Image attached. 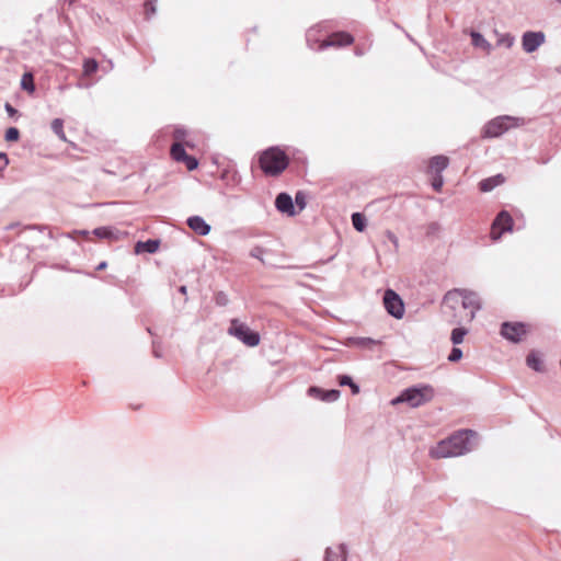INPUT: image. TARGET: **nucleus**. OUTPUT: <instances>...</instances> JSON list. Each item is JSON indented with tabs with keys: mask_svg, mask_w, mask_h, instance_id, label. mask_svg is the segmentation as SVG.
<instances>
[{
	"mask_svg": "<svg viewBox=\"0 0 561 561\" xmlns=\"http://www.w3.org/2000/svg\"><path fill=\"white\" fill-rule=\"evenodd\" d=\"M477 446V433L461 430L431 448L430 456L434 459L458 457L470 453Z\"/></svg>",
	"mask_w": 561,
	"mask_h": 561,
	"instance_id": "1",
	"label": "nucleus"
},
{
	"mask_svg": "<svg viewBox=\"0 0 561 561\" xmlns=\"http://www.w3.org/2000/svg\"><path fill=\"white\" fill-rule=\"evenodd\" d=\"M526 124V119L524 117H516L511 115H501L491 121H489L483 129L482 137L484 138H495L502 136L504 133L512 128H517L524 126Z\"/></svg>",
	"mask_w": 561,
	"mask_h": 561,
	"instance_id": "2",
	"label": "nucleus"
},
{
	"mask_svg": "<svg viewBox=\"0 0 561 561\" xmlns=\"http://www.w3.org/2000/svg\"><path fill=\"white\" fill-rule=\"evenodd\" d=\"M260 165L264 173L273 176L278 175L287 168L288 157L279 148L272 147L261 154Z\"/></svg>",
	"mask_w": 561,
	"mask_h": 561,
	"instance_id": "3",
	"label": "nucleus"
},
{
	"mask_svg": "<svg viewBox=\"0 0 561 561\" xmlns=\"http://www.w3.org/2000/svg\"><path fill=\"white\" fill-rule=\"evenodd\" d=\"M434 397V390L430 385L410 387L403 390L400 396L392 400V404L405 402L411 408H417L431 401Z\"/></svg>",
	"mask_w": 561,
	"mask_h": 561,
	"instance_id": "4",
	"label": "nucleus"
},
{
	"mask_svg": "<svg viewBox=\"0 0 561 561\" xmlns=\"http://www.w3.org/2000/svg\"><path fill=\"white\" fill-rule=\"evenodd\" d=\"M228 333L250 347H254L260 343L259 333L251 331L245 323L239 321L238 319H232L230 321Z\"/></svg>",
	"mask_w": 561,
	"mask_h": 561,
	"instance_id": "5",
	"label": "nucleus"
},
{
	"mask_svg": "<svg viewBox=\"0 0 561 561\" xmlns=\"http://www.w3.org/2000/svg\"><path fill=\"white\" fill-rule=\"evenodd\" d=\"M382 300L385 309L390 316L396 319H402L404 316V304L394 290L386 289Z\"/></svg>",
	"mask_w": 561,
	"mask_h": 561,
	"instance_id": "6",
	"label": "nucleus"
},
{
	"mask_svg": "<svg viewBox=\"0 0 561 561\" xmlns=\"http://www.w3.org/2000/svg\"><path fill=\"white\" fill-rule=\"evenodd\" d=\"M460 291L462 296V309L469 310V312H466L463 316V320L471 322L474 319L477 311L481 309V299L474 291L468 289H460Z\"/></svg>",
	"mask_w": 561,
	"mask_h": 561,
	"instance_id": "7",
	"label": "nucleus"
},
{
	"mask_svg": "<svg viewBox=\"0 0 561 561\" xmlns=\"http://www.w3.org/2000/svg\"><path fill=\"white\" fill-rule=\"evenodd\" d=\"M443 305L445 308L449 309L453 312L451 323H461L463 320V316L458 317L456 314V310L461 307L462 308V296L460 289H453L446 293L443 299Z\"/></svg>",
	"mask_w": 561,
	"mask_h": 561,
	"instance_id": "8",
	"label": "nucleus"
},
{
	"mask_svg": "<svg viewBox=\"0 0 561 561\" xmlns=\"http://www.w3.org/2000/svg\"><path fill=\"white\" fill-rule=\"evenodd\" d=\"M526 332V325L522 322H504L501 327L502 336L514 343L519 342Z\"/></svg>",
	"mask_w": 561,
	"mask_h": 561,
	"instance_id": "9",
	"label": "nucleus"
},
{
	"mask_svg": "<svg viewBox=\"0 0 561 561\" xmlns=\"http://www.w3.org/2000/svg\"><path fill=\"white\" fill-rule=\"evenodd\" d=\"M513 226V219L506 210H502L493 221L492 225V237L499 239L503 232L511 231Z\"/></svg>",
	"mask_w": 561,
	"mask_h": 561,
	"instance_id": "10",
	"label": "nucleus"
},
{
	"mask_svg": "<svg viewBox=\"0 0 561 561\" xmlns=\"http://www.w3.org/2000/svg\"><path fill=\"white\" fill-rule=\"evenodd\" d=\"M545 38L542 32H525L522 37L523 49L526 53H534L545 43Z\"/></svg>",
	"mask_w": 561,
	"mask_h": 561,
	"instance_id": "11",
	"label": "nucleus"
},
{
	"mask_svg": "<svg viewBox=\"0 0 561 561\" xmlns=\"http://www.w3.org/2000/svg\"><path fill=\"white\" fill-rule=\"evenodd\" d=\"M353 42L352 35L345 32H339L332 34L329 38L322 41L317 49H324L332 46H345Z\"/></svg>",
	"mask_w": 561,
	"mask_h": 561,
	"instance_id": "12",
	"label": "nucleus"
},
{
	"mask_svg": "<svg viewBox=\"0 0 561 561\" xmlns=\"http://www.w3.org/2000/svg\"><path fill=\"white\" fill-rule=\"evenodd\" d=\"M308 394L324 402H334L340 398L341 392L337 389L323 390L313 386L308 389Z\"/></svg>",
	"mask_w": 561,
	"mask_h": 561,
	"instance_id": "13",
	"label": "nucleus"
},
{
	"mask_svg": "<svg viewBox=\"0 0 561 561\" xmlns=\"http://www.w3.org/2000/svg\"><path fill=\"white\" fill-rule=\"evenodd\" d=\"M275 207L278 211L288 216H294L296 214L293 198L287 193H279L276 196Z\"/></svg>",
	"mask_w": 561,
	"mask_h": 561,
	"instance_id": "14",
	"label": "nucleus"
},
{
	"mask_svg": "<svg viewBox=\"0 0 561 561\" xmlns=\"http://www.w3.org/2000/svg\"><path fill=\"white\" fill-rule=\"evenodd\" d=\"M187 226L199 236H207L210 232V226L201 216L187 218Z\"/></svg>",
	"mask_w": 561,
	"mask_h": 561,
	"instance_id": "15",
	"label": "nucleus"
},
{
	"mask_svg": "<svg viewBox=\"0 0 561 561\" xmlns=\"http://www.w3.org/2000/svg\"><path fill=\"white\" fill-rule=\"evenodd\" d=\"M324 561H346L345 546L339 545L335 548H328Z\"/></svg>",
	"mask_w": 561,
	"mask_h": 561,
	"instance_id": "16",
	"label": "nucleus"
},
{
	"mask_svg": "<svg viewBox=\"0 0 561 561\" xmlns=\"http://www.w3.org/2000/svg\"><path fill=\"white\" fill-rule=\"evenodd\" d=\"M159 244H160V241L153 240V239H149L147 241H139L135 245V252L136 253H141V252L154 253L158 251Z\"/></svg>",
	"mask_w": 561,
	"mask_h": 561,
	"instance_id": "17",
	"label": "nucleus"
},
{
	"mask_svg": "<svg viewBox=\"0 0 561 561\" xmlns=\"http://www.w3.org/2000/svg\"><path fill=\"white\" fill-rule=\"evenodd\" d=\"M503 182H504V176L502 174H497L495 176H491V178L482 180L479 183V188L482 192H490L494 187L501 185Z\"/></svg>",
	"mask_w": 561,
	"mask_h": 561,
	"instance_id": "18",
	"label": "nucleus"
},
{
	"mask_svg": "<svg viewBox=\"0 0 561 561\" xmlns=\"http://www.w3.org/2000/svg\"><path fill=\"white\" fill-rule=\"evenodd\" d=\"M448 158L445 156H435L431 159L430 168L436 174H440L448 165Z\"/></svg>",
	"mask_w": 561,
	"mask_h": 561,
	"instance_id": "19",
	"label": "nucleus"
},
{
	"mask_svg": "<svg viewBox=\"0 0 561 561\" xmlns=\"http://www.w3.org/2000/svg\"><path fill=\"white\" fill-rule=\"evenodd\" d=\"M470 35H471L472 45L474 47L483 48L486 50L490 49V47H491L490 43L484 38V36L481 33L472 31Z\"/></svg>",
	"mask_w": 561,
	"mask_h": 561,
	"instance_id": "20",
	"label": "nucleus"
},
{
	"mask_svg": "<svg viewBox=\"0 0 561 561\" xmlns=\"http://www.w3.org/2000/svg\"><path fill=\"white\" fill-rule=\"evenodd\" d=\"M171 156L175 161L181 162L184 158H187V153L180 142H174L171 146Z\"/></svg>",
	"mask_w": 561,
	"mask_h": 561,
	"instance_id": "21",
	"label": "nucleus"
},
{
	"mask_svg": "<svg viewBox=\"0 0 561 561\" xmlns=\"http://www.w3.org/2000/svg\"><path fill=\"white\" fill-rule=\"evenodd\" d=\"M526 363H527L528 367H530L531 369H534L536 371L542 370V362L534 352H531L527 355Z\"/></svg>",
	"mask_w": 561,
	"mask_h": 561,
	"instance_id": "22",
	"label": "nucleus"
},
{
	"mask_svg": "<svg viewBox=\"0 0 561 561\" xmlns=\"http://www.w3.org/2000/svg\"><path fill=\"white\" fill-rule=\"evenodd\" d=\"M51 130L58 136V138L62 141H66V135L64 133V121L61 118H55L51 122Z\"/></svg>",
	"mask_w": 561,
	"mask_h": 561,
	"instance_id": "23",
	"label": "nucleus"
},
{
	"mask_svg": "<svg viewBox=\"0 0 561 561\" xmlns=\"http://www.w3.org/2000/svg\"><path fill=\"white\" fill-rule=\"evenodd\" d=\"M352 224L353 227L359 232L364 231L367 225L365 216L360 213H354L352 215Z\"/></svg>",
	"mask_w": 561,
	"mask_h": 561,
	"instance_id": "24",
	"label": "nucleus"
},
{
	"mask_svg": "<svg viewBox=\"0 0 561 561\" xmlns=\"http://www.w3.org/2000/svg\"><path fill=\"white\" fill-rule=\"evenodd\" d=\"M350 343L358 347L369 348L376 344V341L370 337H352Z\"/></svg>",
	"mask_w": 561,
	"mask_h": 561,
	"instance_id": "25",
	"label": "nucleus"
},
{
	"mask_svg": "<svg viewBox=\"0 0 561 561\" xmlns=\"http://www.w3.org/2000/svg\"><path fill=\"white\" fill-rule=\"evenodd\" d=\"M99 68V64L93 58H87L83 61V75L90 77L93 75Z\"/></svg>",
	"mask_w": 561,
	"mask_h": 561,
	"instance_id": "26",
	"label": "nucleus"
},
{
	"mask_svg": "<svg viewBox=\"0 0 561 561\" xmlns=\"http://www.w3.org/2000/svg\"><path fill=\"white\" fill-rule=\"evenodd\" d=\"M339 383H340V386H348L351 388L353 394H357L359 392L358 385H356L352 380V378L347 375L339 376Z\"/></svg>",
	"mask_w": 561,
	"mask_h": 561,
	"instance_id": "27",
	"label": "nucleus"
},
{
	"mask_svg": "<svg viewBox=\"0 0 561 561\" xmlns=\"http://www.w3.org/2000/svg\"><path fill=\"white\" fill-rule=\"evenodd\" d=\"M468 333V330L465 328H456L451 331L450 340L455 345L462 343L465 335Z\"/></svg>",
	"mask_w": 561,
	"mask_h": 561,
	"instance_id": "28",
	"label": "nucleus"
},
{
	"mask_svg": "<svg viewBox=\"0 0 561 561\" xmlns=\"http://www.w3.org/2000/svg\"><path fill=\"white\" fill-rule=\"evenodd\" d=\"M21 87L23 90L34 92L35 85L32 73H24L21 80Z\"/></svg>",
	"mask_w": 561,
	"mask_h": 561,
	"instance_id": "29",
	"label": "nucleus"
},
{
	"mask_svg": "<svg viewBox=\"0 0 561 561\" xmlns=\"http://www.w3.org/2000/svg\"><path fill=\"white\" fill-rule=\"evenodd\" d=\"M4 138L7 141H16L20 138V131L15 127H10L5 130Z\"/></svg>",
	"mask_w": 561,
	"mask_h": 561,
	"instance_id": "30",
	"label": "nucleus"
},
{
	"mask_svg": "<svg viewBox=\"0 0 561 561\" xmlns=\"http://www.w3.org/2000/svg\"><path fill=\"white\" fill-rule=\"evenodd\" d=\"M265 249L260 247V245H256L254 248L251 249L250 251V256L254 257V259H257L260 260L261 262H264L263 261V254L265 253Z\"/></svg>",
	"mask_w": 561,
	"mask_h": 561,
	"instance_id": "31",
	"label": "nucleus"
},
{
	"mask_svg": "<svg viewBox=\"0 0 561 561\" xmlns=\"http://www.w3.org/2000/svg\"><path fill=\"white\" fill-rule=\"evenodd\" d=\"M93 233L96 237L103 238V239L111 238V236H112V231L108 228H106V227L96 228V229L93 230Z\"/></svg>",
	"mask_w": 561,
	"mask_h": 561,
	"instance_id": "32",
	"label": "nucleus"
},
{
	"mask_svg": "<svg viewBox=\"0 0 561 561\" xmlns=\"http://www.w3.org/2000/svg\"><path fill=\"white\" fill-rule=\"evenodd\" d=\"M158 0H147L145 3V11L148 18L156 13V3Z\"/></svg>",
	"mask_w": 561,
	"mask_h": 561,
	"instance_id": "33",
	"label": "nucleus"
},
{
	"mask_svg": "<svg viewBox=\"0 0 561 561\" xmlns=\"http://www.w3.org/2000/svg\"><path fill=\"white\" fill-rule=\"evenodd\" d=\"M181 162H184L186 168L190 171L195 170L198 165L197 160L194 157L188 156V154H187V158H184Z\"/></svg>",
	"mask_w": 561,
	"mask_h": 561,
	"instance_id": "34",
	"label": "nucleus"
},
{
	"mask_svg": "<svg viewBox=\"0 0 561 561\" xmlns=\"http://www.w3.org/2000/svg\"><path fill=\"white\" fill-rule=\"evenodd\" d=\"M462 357V351L458 347H453L450 354L448 355L449 362H458Z\"/></svg>",
	"mask_w": 561,
	"mask_h": 561,
	"instance_id": "35",
	"label": "nucleus"
},
{
	"mask_svg": "<svg viewBox=\"0 0 561 561\" xmlns=\"http://www.w3.org/2000/svg\"><path fill=\"white\" fill-rule=\"evenodd\" d=\"M295 203L302 210L306 207V196L304 193L298 192L295 196Z\"/></svg>",
	"mask_w": 561,
	"mask_h": 561,
	"instance_id": "36",
	"label": "nucleus"
},
{
	"mask_svg": "<svg viewBox=\"0 0 561 561\" xmlns=\"http://www.w3.org/2000/svg\"><path fill=\"white\" fill-rule=\"evenodd\" d=\"M444 181L440 174H436L433 179L432 186L435 191L439 192L443 187Z\"/></svg>",
	"mask_w": 561,
	"mask_h": 561,
	"instance_id": "37",
	"label": "nucleus"
},
{
	"mask_svg": "<svg viewBox=\"0 0 561 561\" xmlns=\"http://www.w3.org/2000/svg\"><path fill=\"white\" fill-rule=\"evenodd\" d=\"M4 110H5V112L8 113V115H9L10 117H15V116L19 114L18 110H16V108H14V107H13L10 103H8V102L4 104Z\"/></svg>",
	"mask_w": 561,
	"mask_h": 561,
	"instance_id": "38",
	"label": "nucleus"
},
{
	"mask_svg": "<svg viewBox=\"0 0 561 561\" xmlns=\"http://www.w3.org/2000/svg\"><path fill=\"white\" fill-rule=\"evenodd\" d=\"M9 160L5 153L0 152V172H2L8 165Z\"/></svg>",
	"mask_w": 561,
	"mask_h": 561,
	"instance_id": "39",
	"label": "nucleus"
},
{
	"mask_svg": "<svg viewBox=\"0 0 561 561\" xmlns=\"http://www.w3.org/2000/svg\"><path fill=\"white\" fill-rule=\"evenodd\" d=\"M316 34V31L313 28H310L308 32H307V43L309 45L310 48L312 49H316V47L313 46V44L311 43L312 41V37L314 36Z\"/></svg>",
	"mask_w": 561,
	"mask_h": 561,
	"instance_id": "40",
	"label": "nucleus"
},
{
	"mask_svg": "<svg viewBox=\"0 0 561 561\" xmlns=\"http://www.w3.org/2000/svg\"><path fill=\"white\" fill-rule=\"evenodd\" d=\"M216 302H217L218 305H221V306L226 305V304H227V297H226V295H225V294H222V293H219V294L216 296Z\"/></svg>",
	"mask_w": 561,
	"mask_h": 561,
	"instance_id": "41",
	"label": "nucleus"
},
{
	"mask_svg": "<svg viewBox=\"0 0 561 561\" xmlns=\"http://www.w3.org/2000/svg\"><path fill=\"white\" fill-rule=\"evenodd\" d=\"M387 238L389 239V241H391L393 243V245L397 248L398 247V238L396 237V234L391 231H387Z\"/></svg>",
	"mask_w": 561,
	"mask_h": 561,
	"instance_id": "42",
	"label": "nucleus"
},
{
	"mask_svg": "<svg viewBox=\"0 0 561 561\" xmlns=\"http://www.w3.org/2000/svg\"><path fill=\"white\" fill-rule=\"evenodd\" d=\"M513 38L512 37H507L506 39H502L501 43L506 45V47H511L513 45Z\"/></svg>",
	"mask_w": 561,
	"mask_h": 561,
	"instance_id": "43",
	"label": "nucleus"
},
{
	"mask_svg": "<svg viewBox=\"0 0 561 561\" xmlns=\"http://www.w3.org/2000/svg\"><path fill=\"white\" fill-rule=\"evenodd\" d=\"M184 134H185V133H184V130H182V129H176V130H175V138H176V139H182V138L184 137Z\"/></svg>",
	"mask_w": 561,
	"mask_h": 561,
	"instance_id": "44",
	"label": "nucleus"
},
{
	"mask_svg": "<svg viewBox=\"0 0 561 561\" xmlns=\"http://www.w3.org/2000/svg\"><path fill=\"white\" fill-rule=\"evenodd\" d=\"M106 267V262H101L98 266H96V270L98 271H102Z\"/></svg>",
	"mask_w": 561,
	"mask_h": 561,
	"instance_id": "45",
	"label": "nucleus"
},
{
	"mask_svg": "<svg viewBox=\"0 0 561 561\" xmlns=\"http://www.w3.org/2000/svg\"><path fill=\"white\" fill-rule=\"evenodd\" d=\"M179 291H180L181 294H183V295H186V293H187V288H186V286H181V287L179 288Z\"/></svg>",
	"mask_w": 561,
	"mask_h": 561,
	"instance_id": "46",
	"label": "nucleus"
},
{
	"mask_svg": "<svg viewBox=\"0 0 561 561\" xmlns=\"http://www.w3.org/2000/svg\"><path fill=\"white\" fill-rule=\"evenodd\" d=\"M556 71H557L558 73H561V65H560V66H558V67L556 68Z\"/></svg>",
	"mask_w": 561,
	"mask_h": 561,
	"instance_id": "47",
	"label": "nucleus"
}]
</instances>
